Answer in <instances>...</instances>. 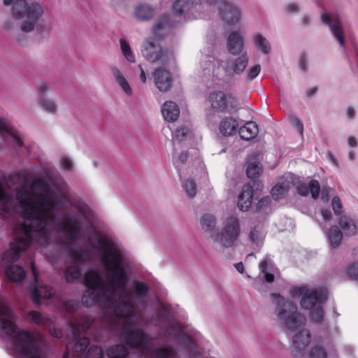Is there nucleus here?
Here are the masks:
<instances>
[{"label": "nucleus", "mask_w": 358, "mask_h": 358, "mask_svg": "<svg viewBox=\"0 0 358 358\" xmlns=\"http://www.w3.org/2000/svg\"><path fill=\"white\" fill-rule=\"evenodd\" d=\"M8 183L0 182V217L8 218L19 206L20 231L30 243L43 248L59 246L70 257L64 275L68 282L80 279V265L92 255L102 264L96 246L99 241H116L102 236L94 226L92 211L83 201L71 202L53 181L37 180L31 186L15 189V199Z\"/></svg>", "instance_id": "f257e3e1"}, {"label": "nucleus", "mask_w": 358, "mask_h": 358, "mask_svg": "<svg viewBox=\"0 0 358 358\" xmlns=\"http://www.w3.org/2000/svg\"><path fill=\"white\" fill-rule=\"evenodd\" d=\"M17 318L10 307L0 302V329L9 336L12 352L21 358H48L42 337L20 329L15 324Z\"/></svg>", "instance_id": "f03ea898"}, {"label": "nucleus", "mask_w": 358, "mask_h": 358, "mask_svg": "<svg viewBox=\"0 0 358 358\" xmlns=\"http://www.w3.org/2000/svg\"><path fill=\"white\" fill-rule=\"evenodd\" d=\"M20 231V224L19 223L14 228L15 239L10 243V249L3 255L2 260L5 264H13L22 259L24 263L29 264L35 278L34 283L29 287V292L33 303L38 306L53 297L55 291L53 288L38 282L33 262L35 246Z\"/></svg>", "instance_id": "7ed1b4c3"}, {"label": "nucleus", "mask_w": 358, "mask_h": 358, "mask_svg": "<svg viewBox=\"0 0 358 358\" xmlns=\"http://www.w3.org/2000/svg\"><path fill=\"white\" fill-rule=\"evenodd\" d=\"M13 3L12 15L20 20L21 31L26 33L32 31L43 14L42 6L36 2L29 3L26 0H3L5 6H10Z\"/></svg>", "instance_id": "20e7f679"}, {"label": "nucleus", "mask_w": 358, "mask_h": 358, "mask_svg": "<svg viewBox=\"0 0 358 358\" xmlns=\"http://www.w3.org/2000/svg\"><path fill=\"white\" fill-rule=\"evenodd\" d=\"M273 303L275 305V315L279 321L291 331H298L306 324V318L297 311V307L286 301L278 294H271Z\"/></svg>", "instance_id": "39448f33"}, {"label": "nucleus", "mask_w": 358, "mask_h": 358, "mask_svg": "<svg viewBox=\"0 0 358 358\" xmlns=\"http://www.w3.org/2000/svg\"><path fill=\"white\" fill-rule=\"evenodd\" d=\"M241 234L239 220L236 216H229L223 222L220 232L211 234L209 240L215 248L228 249L234 247Z\"/></svg>", "instance_id": "423d86ee"}, {"label": "nucleus", "mask_w": 358, "mask_h": 358, "mask_svg": "<svg viewBox=\"0 0 358 358\" xmlns=\"http://www.w3.org/2000/svg\"><path fill=\"white\" fill-rule=\"evenodd\" d=\"M92 318L87 315L76 314L67 322L69 331V338L74 343L73 351L79 355L85 352L89 345V338L80 337L82 333H85L91 327Z\"/></svg>", "instance_id": "0eeeda50"}, {"label": "nucleus", "mask_w": 358, "mask_h": 358, "mask_svg": "<svg viewBox=\"0 0 358 358\" xmlns=\"http://www.w3.org/2000/svg\"><path fill=\"white\" fill-rule=\"evenodd\" d=\"M192 4L203 5V8H211L219 11L222 19L227 24H236L241 20V8L235 0H190Z\"/></svg>", "instance_id": "6e6552de"}, {"label": "nucleus", "mask_w": 358, "mask_h": 358, "mask_svg": "<svg viewBox=\"0 0 358 358\" xmlns=\"http://www.w3.org/2000/svg\"><path fill=\"white\" fill-rule=\"evenodd\" d=\"M208 101L211 108L217 112L231 113L238 106V100L234 96L225 94L222 92L210 93Z\"/></svg>", "instance_id": "1a4fd4ad"}, {"label": "nucleus", "mask_w": 358, "mask_h": 358, "mask_svg": "<svg viewBox=\"0 0 358 358\" xmlns=\"http://www.w3.org/2000/svg\"><path fill=\"white\" fill-rule=\"evenodd\" d=\"M143 57L150 62H160L166 65L170 61V55L166 51L162 50V46L154 40L145 41L141 49Z\"/></svg>", "instance_id": "9d476101"}, {"label": "nucleus", "mask_w": 358, "mask_h": 358, "mask_svg": "<svg viewBox=\"0 0 358 358\" xmlns=\"http://www.w3.org/2000/svg\"><path fill=\"white\" fill-rule=\"evenodd\" d=\"M249 63V57L246 52L238 57L227 61L222 66L223 70L228 76H240L245 70Z\"/></svg>", "instance_id": "9b49d317"}, {"label": "nucleus", "mask_w": 358, "mask_h": 358, "mask_svg": "<svg viewBox=\"0 0 358 358\" xmlns=\"http://www.w3.org/2000/svg\"><path fill=\"white\" fill-rule=\"evenodd\" d=\"M310 342V334L308 330L302 329L293 338L292 355L296 358H306V348Z\"/></svg>", "instance_id": "f8f14e48"}, {"label": "nucleus", "mask_w": 358, "mask_h": 358, "mask_svg": "<svg viewBox=\"0 0 358 358\" xmlns=\"http://www.w3.org/2000/svg\"><path fill=\"white\" fill-rule=\"evenodd\" d=\"M321 20L324 24L329 26L332 34L341 46H344L343 30L341 22L337 15L323 13Z\"/></svg>", "instance_id": "ddd939ff"}, {"label": "nucleus", "mask_w": 358, "mask_h": 358, "mask_svg": "<svg viewBox=\"0 0 358 358\" xmlns=\"http://www.w3.org/2000/svg\"><path fill=\"white\" fill-rule=\"evenodd\" d=\"M153 76L155 85L159 91L166 92L172 87V76L171 73L164 68H157L154 71Z\"/></svg>", "instance_id": "4468645a"}, {"label": "nucleus", "mask_w": 358, "mask_h": 358, "mask_svg": "<svg viewBox=\"0 0 358 358\" xmlns=\"http://www.w3.org/2000/svg\"><path fill=\"white\" fill-rule=\"evenodd\" d=\"M327 299V295L323 292H318L316 289H308L307 293L301 300V306L305 309H312L318 304H321Z\"/></svg>", "instance_id": "2eb2a0df"}, {"label": "nucleus", "mask_w": 358, "mask_h": 358, "mask_svg": "<svg viewBox=\"0 0 358 358\" xmlns=\"http://www.w3.org/2000/svg\"><path fill=\"white\" fill-rule=\"evenodd\" d=\"M222 62L217 59L213 54L206 55L201 61V67L203 69L204 75H213L217 77L220 73V67Z\"/></svg>", "instance_id": "dca6fc26"}, {"label": "nucleus", "mask_w": 358, "mask_h": 358, "mask_svg": "<svg viewBox=\"0 0 358 358\" xmlns=\"http://www.w3.org/2000/svg\"><path fill=\"white\" fill-rule=\"evenodd\" d=\"M0 133L9 134L15 149L19 150L24 146L22 138L12 127L9 121L4 117H0Z\"/></svg>", "instance_id": "f3484780"}, {"label": "nucleus", "mask_w": 358, "mask_h": 358, "mask_svg": "<svg viewBox=\"0 0 358 358\" xmlns=\"http://www.w3.org/2000/svg\"><path fill=\"white\" fill-rule=\"evenodd\" d=\"M227 49L233 55H241L244 48V41L241 34L234 31L231 33L227 41Z\"/></svg>", "instance_id": "a211bd4d"}, {"label": "nucleus", "mask_w": 358, "mask_h": 358, "mask_svg": "<svg viewBox=\"0 0 358 358\" xmlns=\"http://www.w3.org/2000/svg\"><path fill=\"white\" fill-rule=\"evenodd\" d=\"M109 69L113 78L122 90L127 96H131L133 90L121 69L116 65H111Z\"/></svg>", "instance_id": "6ab92c4d"}, {"label": "nucleus", "mask_w": 358, "mask_h": 358, "mask_svg": "<svg viewBox=\"0 0 358 358\" xmlns=\"http://www.w3.org/2000/svg\"><path fill=\"white\" fill-rule=\"evenodd\" d=\"M297 192L299 194L303 196H307L309 194L313 199L319 198L320 193V185L317 180H311L308 184L301 183L297 187Z\"/></svg>", "instance_id": "aec40b11"}, {"label": "nucleus", "mask_w": 358, "mask_h": 358, "mask_svg": "<svg viewBox=\"0 0 358 358\" xmlns=\"http://www.w3.org/2000/svg\"><path fill=\"white\" fill-rule=\"evenodd\" d=\"M259 268L260 275L267 282L271 283L274 281L275 267L269 257H265L260 262Z\"/></svg>", "instance_id": "412c9836"}, {"label": "nucleus", "mask_w": 358, "mask_h": 358, "mask_svg": "<svg viewBox=\"0 0 358 358\" xmlns=\"http://www.w3.org/2000/svg\"><path fill=\"white\" fill-rule=\"evenodd\" d=\"M162 113L166 121L173 122L180 115V109L175 102L166 101L162 107Z\"/></svg>", "instance_id": "4be33fe9"}, {"label": "nucleus", "mask_w": 358, "mask_h": 358, "mask_svg": "<svg viewBox=\"0 0 358 358\" xmlns=\"http://www.w3.org/2000/svg\"><path fill=\"white\" fill-rule=\"evenodd\" d=\"M253 197L252 188L250 185L244 186L238 199V207L242 211L248 210L252 206Z\"/></svg>", "instance_id": "5701e85b"}, {"label": "nucleus", "mask_w": 358, "mask_h": 358, "mask_svg": "<svg viewBox=\"0 0 358 358\" xmlns=\"http://www.w3.org/2000/svg\"><path fill=\"white\" fill-rule=\"evenodd\" d=\"M171 27L169 16L164 15L153 27V34L157 38L162 39L169 32Z\"/></svg>", "instance_id": "b1692460"}, {"label": "nucleus", "mask_w": 358, "mask_h": 358, "mask_svg": "<svg viewBox=\"0 0 358 358\" xmlns=\"http://www.w3.org/2000/svg\"><path fill=\"white\" fill-rule=\"evenodd\" d=\"M37 103L41 110L49 115H54L58 112V102L52 97L37 99Z\"/></svg>", "instance_id": "393cba45"}, {"label": "nucleus", "mask_w": 358, "mask_h": 358, "mask_svg": "<svg viewBox=\"0 0 358 358\" xmlns=\"http://www.w3.org/2000/svg\"><path fill=\"white\" fill-rule=\"evenodd\" d=\"M238 127L237 120L232 117H225L220 124V131L225 136H232Z\"/></svg>", "instance_id": "a878e982"}, {"label": "nucleus", "mask_w": 358, "mask_h": 358, "mask_svg": "<svg viewBox=\"0 0 358 358\" xmlns=\"http://www.w3.org/2000/svg\"><path fill=\"white\" fill-rule=\"evenodd\" d=\"M258 127L255 122H248L239 129V136L241 139L250 141L255 138L258 134Z\"/></svg>", "instance_id": "bb28decb"}, {"label": "nucleus", "mask_w": 358, "mask_h": 358, "mask_svg": "<svg viewBox=\"0 0 358 358\" xmlns=\"http://www.w3.org/2000/svg\"><path fill=\"white\" fill-rule=\"evenodd\" d=\"M200 224L202 229L208 234V237L211 234H216L215 229L217 225V219L214 215L210 213L203 215L200 219Z\"/></svg>", "instance_id": "cd10ccee"}, {"label": "nucleus", "mask_w": 358, "mask_h": 358, "mask_svg": "<svg viewBox=\"0 0 358 358\" xmlns=\"http://www.w3.org/2000/svg\"><path fill=\"white\" fill-rule=\"evenodd\" d=\"M253 43L256 50L264 55H268L271 51L270 42L260 34H255L252 37Z\"/></svg>", "instance_id": "c85d7f7f"}, {"label": "nucleus", "mask_w": 358, "mask_h": 358, "mask_svg": "<svg viewBox=\"0 0 358 358\" xmlns=\"http://www.w3.org/2000/svg\"><path fill=\"white\" fill-rule=\"evenodd\" d=\"M129 350L123 344H115L106 350V355L109 358H127Z\"/></svg>", "instance_id": "c756f323"}, {"label": "nucleus", "mask_w": 358, "mask_h": 358, "mask_svg": "<svg viewBox=\"0 0 358 358\" xmlns=\"http://www.w3.org/2000/svg\"><path fill=\"white\" fill-rule=\"evenodd\" d=\"M338 224L345 236H353L357 234V224L350 217L341 216L338 220Z\"/></svg>", "instance_id": "7c9ffc66"}, {"label": "nucleus", "mask_w": 358, "mask_h": 358, "mask_svg": "<svg viewBox=\"0 0 358 358\" xmlns=\"http://www.w3.org/2000/svg\"><path fill=\"white\" fill-rule=\"evenodd\" d=\"M155 10L148 4H139L136 7L134 15L139 20L145 21L152 18Z\"/></svg>", "instance_id": "2f4dec72"}, {"label": "nucleus", "mask_w": 358, "mask_h": 358, "mask_svg": "<svg viewBox=\"0 0 358 358\" xmlns=\"http://www.w3.org/2000/svg\"><path fill=\"white\" fill-rule=\"evenodd\" d=\"M6 273L8 278L13 282H20L25 277L24 268L18 265L11 264L6 268Z\"/></svg>", "instance_id": "473e14b6"}, {"label": "nucleus", "mask_w": 358, "mask_h": 358, "mask_svg": "<svg viewBox=\"0 0 358 358\" xmlns=\"http://www.w3.org/2000/svg\"><path fill=\"white\" fill-rule=\"evenodd\" d=\"M327 236L331 248H337L343 238V234L336 226L331 227Z\"/></svg>", "instance_id": "72a5a7b5"}, {"label": "nucleus", "mask_w": 358, "mask_h": 358, "mask_svg": "<svg viewBox=\"0 0 358 358\" xmlns=\"http://www.w3.org/2000/svg\"><path fill=\"white\" fill-rule=\"evenodd\" d=\"M27 318L38 325L48 326L50 323L49 319L35 310L30 311L27 315Z\"/></svg>", "instance_id": "f704fd0d"}, {"label": "nucleus", "mask_w": 358, "mask_h": 358, "mask_svg": "<svg viewBox=\"0 0 358 358\" xmlns=\"http://www.w3.org/2000/svg\"><path fill=\"white\" fill-rule=\"evenodd\" d=\"M263 167L259 162H251L248 164L246 173L248 178H255L262 174Z\"/></svg>", "instance_id": "c9c22d12"}, {"label": "nucleus", "mask_w": 358, "mask_h": 358, "mask_svg": "<svg viewBox=\"0 0 358 358\" xmlns=\"http://www.w3.org/2000/svg\"><path fill=\"white\" fill-rule=\"evenodd\" d=\"M120 44L122 53L124 58L130 63L135 62V56L132 52L130 45L128 44V43L124 39L121 38L120 40Z\"/></svg>", "instance_id": "e433bc0d"}, {"label": "nucleus", "mask_w": 358, "mask_h": 358, "mask_svg": "<svg viewBox=\"0 0 358 358\" xmlns=\"http://www.w3.org/2000/svg\"><path fill=\"white\" fill-rule=\"evenodd\" d=\"M288 192V187L285 184H278L271 189V195L274 200L278 201L284 198Z\"/></svg>", "instance_id": "4c0bfd02"}, {"label": "nucleus", "mask_w": 358, "mask_h": 358, "mask_svg": "<svg viewBox=\"0 0 358 358\" xmlns=\"http://www.w3.org/2000/svg\"><path fill=\"white\" fill-rule=\"evenodd\" d=\"M190 136V130L187 127L177 128L173 133V141L179 143L186 140Z\"/></svg>", "instance_id": "58836bf2"}, {"label": "nucleus", "mask_w": 358, "mask_h": 358, "mask_svg": "<svg viewBox=\"0 0 358 358\" xmlns=\"http://www.w3.org/2000/svg\"><path fill=\"white\" fill-rule=\"evenodd\" d=\"M182 188L189 198H193L196 193V185L192 179H187L182 182Z\"/></svg>", "instance_id": "ea45409f"}, {"label": "nucleus", "mask_w": 358, "mask_h": 358, "mask_svg": "<svg viewBox=\"0 0 358 358\" xmlns=\"http://www.w3.org/2000/svg\"><path fill=\"white\" fill-rule=\"evenodd\" d=\"M189 9L187 0H177L173 5V10L176 15H181Z\"/></svg>", "instance_id": "a19ab883"}, {"label": "nucleus", "mask_w": 358, "mask_h": 358, "mask_svg": "<svg viewBox=\"0 0 358 358\" xmlns=\"http://www.w3.org/2000/svg\"><path fill=\"white\" fill-rule=\"evenodd\" d=\"M263 239L264 236L256 227L251 229L250 232V240L253 244L259 246L262 243Z\"/></svg>", "instance_id": "79ce46f5"}, {"label": "nucleus", "mask_w": 358, "mask_h": 358, "mask_svg": "<svg viewBox=\"0 0 358 358\" xmlns=\"http://www.w3.org/2000/svg\"><path fill=\"white\" fill-rule=\"evenodd\" d=\"M324 317L323 309L321 307V304H318L311 312L310 320L315 322L320 323L322 321Z\"/></svg>", "instance_id": "37998d69"}, {"label": "nucleus", "mask_w": 358, "mask_h": 358, "mask_svg": "<svg viewBox=\"0 0 358 358\" xmlns=\"http://www.w3.org/2000/svg\"><path fill=\"white\" fill-rule=\"evenodd\" d=\"M308 358H327V352L321 346L313 347L308 355Z\"/></svg>", "instance_id": "c03bdc74"}, {"label": "nucleus", "mask_w": 358, "mask_h": 358, "mask_svg": "<svg viewBox=\"0 0 358 358\" xmlns=\"http://www.w3.org/2000/svg\"><path fill=\"white\" fill-rule=\"evenodd\" d=\"M87 358H102L103 350L97 345L90 346L86 352Z\"/></svg>", "instance_id": "a18cd8bd"}, {"label": "nucleus", "mask_w": 358, "mask_h": 358, "mask_svg": "<svg viewBox=\"0 0 358 358\" xmlns=\"http://www.w3.org/2000/svg\"><path fill=\"white\" fill-rule=\"evenodd\" d=\"M261 71V66L259 64L250 66L247 71L246 78L249 80H253Z\"/></svg>", "instance_id": "49530a36"}, {"label": "nucleus", "mask_w": 358, "mask_h": 358, "mask_svg": "<svg viewBox=\"0 0 358 358\" xmlns=\"http://www.w3.org/2000/svg\"><path fill=\"white\" fill-rule=\"evenodd\" d=\"M79 304L74 300L66 301L63 304L64 310L69 313H76L78 310Z\"/></svg>", "instance_id": "de8ad7c7"}, {"label": "nucleus", "mask_w": 358, "mask_h": 358, "mask_svg": "<svg viewBox=\"0 0 358 358\" xmlns=\"http://www.w3.org/2000/svg\"><path fill=\"white\" fill-rule=\"evenodd\" d=\"M51 87L48 83H41L38 87V99L46 98L48 93L50 91Z\"/></svg>", "instance_id": "09e8293b"}, {"label": "nucleus", "mask_w": 358, "mask_h": 358, "mask_svg": "<svg viewBox=\"0 0 358 358\" xmlns=\"http://www.w3.org/2000/svg\"><path fill=\"white\" fill-rule=\"evenodd\" d=\"M309 289L306 286L294 287L290 290V294L292 297H302L307 293Z\"/></svg>", "instance_id": "8fccbe9b"}, {"label": "nucleus", "mask_w": 358, "mask_h": 358, "mask_svg": "<svg viewBox=\"0 0 358 358\" xmlns=\"http://www.w3.org/2000/svg\"><path fill=\"white\" fill-rule=\"evenodd\" d=\"M271 199L269 196H266L260 199L257 205V210L263 212L266 210L270 206Z\"/></svg>", "instance_id": "3c124183"}, {"label": "nucleus", "mask_w": 358, "mask_h": 358, "mask_svg": "<svg viewBox=\"0 0 358 358\" xmlns=\"http://www.w3.org/2000/svg\"><path fill=\"white\" fill-rule=\"evenodd\" d=\"M60 165L61 167L66 171H71L73 170V162L69 157L66 156H63L61 157Z\"/></svg>", "instance_id": "603ef678"}, {"label": "nucleus", "mask_w": 358, "mask_h": 358, "mask_svg": "<svg viewBox=\"0 0 358 358\" xmlns=\"http://www.w3.org/2000/svg\"><path fill=\"white\" fill-rule=\"evenodd\" d=\"M331 206L336 215H339L342 213V203L338 196L333 197Z\"/></svg>", "instance_id": "864d4df0"}, {"label": "nucleus", "mask_w": 358, "mask_h": 358, "mask_svg": "<svg viewBox=\"0 0 358 358\" xmlns=\"http://www.w3.org/2000/svg\"><path fill=\"white\" fill-rule=\"evenodd\" d=\"M347 272L350 278L358 280V262L351 264L348 267Z\"/></svg>", "instance_id": "5fc2aeb1"}, {"label": "nucleus", "mask_w": 358, "mask_h": 358, "mask_svg": "<svg viewBox=\"0 0 358 358\" xmlns=\"http://www.w3.org/2000/svg\"><path fill=\"white\" fill-rule=\"evenodd\" d=\"M331 191V188L327 185H324L322 188H320L321 199L324 202H327L329 199V194Z\"/></svg>", "instance_id": "6e6d98bb"}, {"label": "nucleus", "mask_w": 358, "mask_h": 358, "mask_svg": "<svg viewBox=\"0 0 358 358\" xmlns=\"http://www.w3.org/2000/svg\"><path fill=\"white\" fill-rule=\"evenodd\" d=\"M285 10L289 14L296 13L299 11V6L296 3H289L285 7Z\"/></svg>", "instance_id": "4d7b16f0"}, {"label": "nucleus", "mask_w": 358, "mask_h": 358, "mask_svg": "<svg viewBox=\"0 0 358 358\" xmlns=\"http://www.w3.org/2000/svg\"><path fill=\"white\" fill-rule=\"evenodd\" d=\"M48 327H49L50 333L52 336L55 338L62 337V331L59 329L57 328L54 324L51 326L50 324L49 323V325Z\"/></svg>", "instance_id": "13d9d810"}, {"label": "nucleus", "mask_w": 358, "mask_h": 358, "mask_svg": "<svg viewBox=\"0 0 358 358\" xmlns=\"http://www.w3.org/2000/svg\"><path fill=\"white\" fill-rule=\"evenodd\" d=\"M189 153L187 152H182L176 160L175 164L176 167H178L180 164H183L187 159Z\"/></svg>", "instance_id": "bf43d9fd"}, {"label": "nucleus", "mask_w": 358, "mask_h": 358, "mask_svg": "<svg viewBox=\"0 0 358 358\" xmlns=\"http://www.w3.org/2000/svg\"><path fill=\"white\" fill-rule=\"evenodd\" d=\"M292 124L296 127L299 133L302 135L303 131V125L301 121L296 117H294L292 119Z\"/></svg>", "instance_id": "052dcab7"}, {"label": "nucleus", "mask_w": 358, "mask_h": 358, "mask_svg": "<svg viewBox=\"0 0 358 358\" xmlns=\"http://www.w3.org/2000/svg\"><path fill=\"white\" fill-rule=\"evenodd\" d=\"M356 110L352 106H348L346 109V115L348 119L352 120L355 117Z\"/></svg>", "instance_id": "680f3d73"}, {"label": "nucleus", "mask_w": 358, "mask_h": 358, "mask_svg": "<svg viewBox=\"0 0 358 358\" xmlns=\"http://www.w3.org/2000/svg\"><path fill=\"white\" fill-rule=\"evenodd\" d=\"M321 214L324 220H329L331 218V213L330 210L327 209H322Z\"/></svg>", "instance_id": "e2e57ef3"}, {"label": "nucleus", "mask_w": 358, "mask_h": 358, "mask_svg": "<svg viewBox=\"0 0 358 358\" xmlns=\"http://www.w3.org/2000/svg\"><path fill=\"white\" fill-rule=\"evenodd\" d=\"M348 143L350 148H355L357 145V139L354 136H350L348 138Z\"/></svg>", "instance_id": "0e129e2a"}, {"label": "nucleus", "mask_w": 358, "mask_h": 358, "mask_svg": "<svg viewBox=\"0 0 358 358\" xmlns=\"http://www.w3.org/2000/svg\"><path fill=\"white\" fill-rule=\"evenodd\" d=\"M300 64V68L303 71H306L307 69V65H306V59L304 56H301L299 60Z\"/></svg>", "instance_id": "69168bd1"}, {"label": "nucleus", "mask_w": 358, "mask_h": 358, "mask_svg": "<svg viewBox=\"0 0 358 358\" xmlns=\"http://www.w3.org/2000/svg\"><path fill=\"white\" fill-rule=\"evenodd\" d=\"M236 269L241 273H243L244 271V266L242 262H239L236 264L235 265Z\"/></svg>", "instance_id": "338daca9"}, {"label": "nucleus", "mask_w": 358, "mask_h": 358, "mask_svg": "<svg viewBox=\"0 0 358 358\" xmlns=\"http://www.w3.org/2000/svg\"><path fill=\"white\" fill-rule=\"evenodd\" d=\"M301 21H302V23L303 25L305 26H307L310 24V18L308 15H303L302 19H301Z\"/></svg>", "instance_id": "774afa93"}]
</instances>
